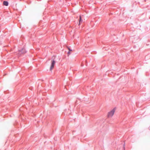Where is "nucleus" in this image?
Instances as JSON below:
<instances>
[{
    "label": "nucleus",
    "instance_id": "obj_1",
    "mask_svg": "<svg viewBox=\"0 0 150 150\" xmlns=\"http://www.w3.org/2000/svg\"><path fill=\"white\" fill-rule=\"evenodd\" d=\"M56 63V61L54 59L51 60V65L50 68V70L52 71V69L54 68V65Z\"/></svg>",
    "mask_w": 150,
    "mask_h": 150
},
{
    "label": "nucleus",
    "instance_id": "obj_2",
    "mask_svg": "<svg viewBox=\"0 0 150 150\" xmlns=\"http://www.w3.org/2000/svg\"><path fill=\"white\" fill-rule=\"evenodd\" d=\"M112 110L108 112L107 114V117L108 118H112Z\"/></svg>",
    "mask_w": 150,
    "mask_h": 150
},
{
    "label": "nucleus",
    "instance_id": "obj_3",
    "mask_svg": "<svg viewBox=\"0 0 150 150\" xmlns=\"http://www.w3.org/2000/svg\"><path fill=\"white\" fill-rule=\"evenodd\" d=\"M26 51L25 49L24 48H23L21 50H19V53L21 54H24L26 53Z\"/></svg>",
    "mask_w": 150,
    "mask_h": 150
},
{
    "label": "nucleus",
    "instance_id": "obj_4",
    "mask_svg": "<svg viewBox=\"0 0 150 150\" xmlns=\"http://www.w3.org/2000/svg\"><path fill=\"white\" fill-rule=\"evenodd\" d=\"M8 2L7 1H4L3 2V4L6 6H8Z\"/></svg>",
    "mask_w": 150,
    "mask_h": 150
},
{
    "label": "nucleus",
    "instance_id": "obj_5",
    "mask_svg": "<svg viewBox=\"0 0 150 150\" xmlns=\"http://www.w3.org/2000/svg\"><path fill=\"white\" fill-rule=\"evenodd\" d=\"M82 20L81 18V16H80V19H79V24L82 23Z\"/></svg>",
    "mask_w": 150,
    "mask_h": 150
},
{
    "label": "nucleus",
    "instance_id": "obj_6",
    "mask_svg": "<svg viewBox=\"0 0 150 150\" xmlns=\"http://www.w3.org/2000/svg\"><path fill=\"white\" fill-rule=\"evenodd\" d=\"M125 144H123L122 145V149L123 150H125Z\"/></svg>",
    "mask_w": 150,
    "mask_h": 150
},
{
    "label": "nucleus",
    "instance_id": "obj_7",
    "mask_svg": "<svg viewBox=\"0 0 150 150\" xmlns=\"http://www.w3.org/2000/svg\"><path fill=\"white\" fill-rule=\"evenodd\" d=\"M115 108H114V109H113V113H114V110H115Z\"/></svg>",
    "mask_w": 150,
    "mask_h": 150
},
{
    "label": "nucleus",
    "instance_id": "obj_8",
    "mask_svg": "<svg viewBox=\"0 0 150 150\" xmlns=\"http://www.w3.org/2000/svg\"><path fill=\"white\" fill-rule=\"evenodd\" d=\"M69 51H71V50L70 48H69Z\"/></svg>",
    "mask_w": 150,
    "mask_h": 150
},
{
    "label": "nucleus",
    "instance_id": "obj_9",
    "mask_svg": "<svg viewBox=\"0 0 150 150\" xmlns=\"http://www.w3.org/2000/svg\"><path fill=\"white\" fill-rule=\"evenodd\" d=\"M68 53H70V52H68Z\"/></svg>",
    "mask_w": 150,
    "mask_h": 150
}]
</instances>
